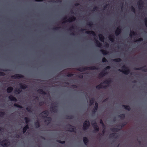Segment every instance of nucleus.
Segmentation results:
<instances>
[{"label":"nucleus","mask_w":147,"mask_h":147,"mask_svg":"<svg viewBox=\"0 0 147 147\" xmlns=\"http://www.w3.org/2000/svg\"><path fill=\"white\" fill-rule=\"evenodd\" d=\"M49 114V112L47 110H45L42 112L40 114V117H42L44 118H46V119L44 120V122L47 124H49L51 122L52 120V119L51 117H48Z\"/></svg>","instance_id":"nucleus-1"},{"label":"nucleus","mask_w":147,"mask_h":147,"mask_svg":"<svg viewBox=\"0 0 147 147\" xmlns=\"http://www.w3.org/2000/svg\"><path fill=\"white\" fill-rule=\"evenodd\" d=\"M98 68L95 66L89 67H79L77 69V70L80 72H82L86 70H98Z\"/></svg>","instance_id":"nucleus-2"},{"label":"nucleus","mask_w":147,"mask_h":147,"mask_svg":"<svg viewBox=\"0 0 147 147\" xmlns=\"http://www.w3.org/2000/svg\"><path fill=\"white\" fill-rule=\"evenodd\" d=\"M121 68L123 69H118V71L120 72H122L125 74L128 75L130 72V69L125 65H123Z\"/></svg>","instance_id":"nucleus-3"},{"label":"nucleus","mask_w":147,"mask_h":147,"mask_svg":"<svg viewBox=\"0 0 147 147\" xmlns=\"http://www.w3.org/2000/svg\"><path fill=\"white\" fill-rule=\"evenodd\" d=\"M90 126V123L88 119L86 120L83 123V129L86 131L89 127Z\"/></svg>","instance_id":"nucleus-4"},{"label":"nucleus","mask_w":147,"mask_h":147,"mask_svg":"<svg viewBox=\"0 0 147 147\" xmlns=\"http://www.w3.org/2000/svg\"><path fill=\"white\" fill-rule=\"evenodd\" d=\"M10 142L7 139H4L1 142V145L3 147H8L9 146Z\"/></svg>","instance_id":"nucleus-5"},{"label":"nucleus","mask_w":147,"mask_h":147,"mask_svg":"<svg viewBox=\"0 0 147 147\" xmlns=\"http://www.w3.org/2000/svg\"><path fill=\"white\" fill-rule=\"evenodd\" d=\"M92 125L94 129V130L93 131V132L96 133L99 131L100 129L99 128L98 126L97 123L95 121L94 123H92Z\"/></svg>","instance_id":"nucleus-6"},{"label":"nucleus","mask_w":147,"mask_h":147,"mask_svg":"<svg viewBox=\"0 0 147 147\" xmlns=\"http://www.w3.org/2000/svg\"><path fill=\"white\" fill-rule=\"evenodd\" d=\"M67 126H69V128H67L69 129V130H68V131L74 132H76V129L75 126H73L70 124L67 125Z\"/></svg>","instance_id":"nucleus-7"},{"label":"nucleus","mask_w":147,"mask_h":147,"mask_svg":"<svg viewBox=\"0 0 147 147\" xmlns=\"http://www.w3.org/2000/svg\"><path fill=\"white\" fill-rule=\"evenodd\" d=\"M98 108V104L97 102L95 103V105L92 110V115L94 114L97 112Z\"/></svg>","instance_id":"nucleus-8"},{"label":"nucleus","mask_w":147,"mask_h":147,"mask_svg":"<svg viewBox=\"0 0 147 147\" xmlns=\"http://www.w3.org/2000/svg\"><path fill=\"white\" fill-rule=\"evenodd\" d=\"M11 77L12 79H16L20 78H23L24 76L22 74H17L12 76Z\"/></svg>","instance_id":"nucleus-9"},{"label":"nucleus","mask_w":147,"mask_h":147,"mask_svg":"<svg viewBox=\"0 0 147 147\" xmlns=\"http://www.w3.org/2000/svg\"><path fill=\"white\" fill-rule=\"evenodd\" d=\"M76 19V18L75 17L72 16L71 17L69 18L66 21H64L62 23H65L66 22H73L75 21Z\"/></svg>","instance_id":"nucleus-10"},{"label":"nucleus","mask_w":147,"mask_h":147,"mask_svg":"<svg viewBox=\"0 0 147 147\" xmlns=\"http://www.w3.org/2000/svg\"><path fill=\"white\" fill-rule=\"evenodd\" d=\"M121 27L120 26H118L115 32V35L117 36L119 35L121 33Z\"/></svg>","instance_id":"nucleus-11"},{"label":"nucleus","mask_w":147,"mask_h":147,"mask_svg":"<svg viewBox=\"0 0 147 147\" xmlns=\"http://www.w3.org/2000/svg\"><path fill=\"white\" fill-rule=\"evenodd\" d=\"M137 5L138 7L140 9H141L144 6V2L142 0H140L138 1Z\"/></svg>","instance_id":"nucleus-12"},{"label":"nucleus","mask_w":147,"mask_h":147,"mask_svg":"<svg viewBox=\"0 0 147 147\" xmlns=\"http://www.w3.org/2000/svg\"><path fill=\"white\" fill-rule=\"evenodd\" d=\"M146 66L142 67H135L134 69L136 70H142L143 71L145 72H147V68H144Z\"/></svg>","instance_id":"nucleus-13"},{"label":"nucleus","mask_w":147,"mask_h":147,"mask_svg":"<svg viewBox=\"0 0 147 147\" xmlns=\"http://www.w3.org/2000/svg\"><path fill=\"white\" fill-rule=\"evenodd\" d=\"M95 40V45H96L99 47H100L102 45V43H100L98 40L94 38Z\"/></svg>","instance_id":"nucleus-14"},{"label":"nucleus","mask_w":147,"mask_h":147,"mask_svg":"<svg viewBox=\"0 0 147 147\" xmlns=\"http://www.w3.org/2000/svg\"><path fill=\"white\" fill-rule=\"evenodd\" d=\"M57 107L55 106L54 107L51 106L50 108L51 111L54 113L57 112Z\"/></svg>","instance_id":"nucleus-15"},{"label":"nucleus","mask_w":147,"mask_h":147,"mask_svg":"<svg viewBox=\"0 0 147 147\" xmlns=\"http://www.w3.org/2000/svg\"><path fill=\"white\" fill-rule=\"evenodd\" d=\"M111 68V67L109 66H107L105 68L104 70H102V71L103 74H105V76L107 75L108 74V73L106 71V70L107 69H109Z\"/></svg>","instance_id":"nucleus-16"},{"label":"nucleus","mask_w":147,"mask_h":147,"mask_svg":"<svg viewBox=\"0 0 147 147\" xmlns=\"http://www.w3.org/2000/svg\"><path fill=\"white\" fill-rule=\"evenodd\" d=\"M108 86V85H107ZM107 87V85H106L105 86H103V85H102V83H100V84L98 85L97 86H96V88L97 89H99L101 88H105L106 87Z\"/></svg>","instance_id":"nucleus-17"},{"label":"nucleus","mask_w":147,"mask_h":147,"mask_svg":"<svg viewBox=\"0 0 147 147\" xmlns=\"http://www.w3.org/2000/svg\"><path fill=\"white\" fill-rule=\"evenodd\" d=\"M9 99L11 101L16 102L17 99L16 98L13 96L12 95H10L9 96Z\"/></svg>","instance_id":"nucleus-18"},{"label":"nucleus","mask_w":147,"mask_h":147,"mask_svg":"<svg viewBox=\"0 0 147 147\" xmlns=\"http://www.w3.org/2000/svg\"><path fill=\"white\" fill-rule=\"evenodd\" d=\"M86 33L88 34H91L94 36H96L95 32L93 31H88L86 32Z\"/></svg>","instance_id":"nucleus-19"},{"label":"nucleus","mask_w":147,"mask_h":147,"mask_svg":"<svg viewBox=\"0 0 147 147\" xmlns=\"http://www.w3.org/2000/svg\"><path fill=\"white\" fill-rule=\"evenodd\" d=\"M37 92H38L40 94H42L45 95H46L47 94V92L45 91H43V90L42 89H39L37 90Z\"/></svg>","instance_id":"nucleus-20"},{"label":"nucleus","mask_w":147,"mask_h":147,"mask_svg":"<svg viewBox=\"0 0 147 147\" xmlns=\"http://www.w3.org/2000/svg\"><path fill=\"white\" fill-rule=\"evenodd\" d=\"M20 88L22 89H24L27 88V85L25 84H23L22 83H20L19 84Z\"/></svg>","instance_id":"nucleus-21"},{"label":"nucleus","mask_w":147,"mask_h":147,"mask_svg":"<svg viewBox=\"0 0 147 147\" xmlns=\"http://www.w3.org/2000/svg\"><path fill=\"white\" fill-rule=\"evenodd\" d=\"M99 38V40L101 42H103L104 41L105 37L102 34H100L98 35Z\"/></svg>","instance_id":"nucleus-22"},{"label":"nucleus","mask_w":147,"mask_h":147,"mask_svg":"<svg viewBox=\"0 0 147 147\" xmlns=\"http://www.w3.org/2000/svg\"><path fill=\"white\" fill-rule=\"evenodd\" d=\"M122 106L127 111H129L131 109L129 105H122Z\"/></svg>","instance_id":"nucleus-23"},{"label":"nucleus","mask_w":147,"mask_h":147,"mask_svg":"<svg viewBox=\"0 0 147 147\" xmlns=\"http://www.w3.org/2000/svg\"><path fill=\"white\" fill-rule=\"evenodd\" d=\"M109 38L110 41L113 42L114 41L115 36L113 35H111L109 37Z\"/></svg>","instance_id":"nucleus-24"},{"label":"nucleus","mask_w":147,"mask_h":147,"mask_svg":"<svg viewBox=\"0 0 147 147\" xmlns=\"http://www.w3.org/2000/svg\"><path fill=\"white\" fill-rule=\"evenodd\" d=\"M83 142L85 145H87L88 142V140L87 137H83Z\"/></svg>","instance_id":"nucleus-25"},{"label":"nucleus","mask_w":147,"mask_h":147,"mask_svg":"<svg viewBox=\"0 0 147 147\" xmlns=\"http://www.w3.org/2000/svg\"><path fill=\"white\" fill-rule=\"evenodd\" d=\"M13 90V88L11 86H10L7 88V93H11Z\"/></svg>","instance_id":"nucleus-26"},{"label":"nucleus","mask_w":147,"mask_h":147,"mask_svg":"<svg viewBox=\"0 0 147 147\" xmlns=\"http://www.w3.org/2000/svg\"><path fill=\"white\" fill-rule=\"evenodd\" d=\"M34 125L36 128H38L40 126V124L39 121L38 120L37 121L35 122L34 123Z\"/></svg>","instance_id":"nucleus-27"},{"label":"nucleus","mask_w":147,"mask_h":147,"mask_svg":"<svg viewBox=\"0 0 147 147\" xmlns=\"http://www.w3.org/2000/svg\"><path fill=\"white\" fill-rule=\"evenodd\" d=\"M120 130V129L115 128H112L111 129V130L113 132H117Z\"/></svg>","instance_id":"nucleus-28"},{"label":"nucleus","mask_w":147,"mask_h":147,"mask_svg":"<svg viewBox=\"0 0 147 147\" xmlns=\"http://www.w3.org/2000/svg\"><path fill=\"white\" fill-rule=\"evenodd\" d=\"M22 90L20 89H16L15 90V93L16 94H19L20 93L22 92Z\"/></svg>","instance_id":"nucleus-29"},{"label":"nucleus","mask_w":147,"mask_h":147,"mask_svg":"<svg viewBox=\"0 0 147 147\" xmlns=\"http://www.w3.org/2000/svg\"><path fill=\"white\" fill-rule=\"evenodd\" d=\"M100 51L104 55H106L107 54L109 53V52L103 49L100 50Z\"/></svg>","instance_id":"nucleus-30"},{"label":"nucleus","mask_w":147,"mask_h":147,"mask_svg":"<svg viewBox=\"0 0 147 147\" xmlns=\"http://www.w3.org/2000/svg\"><path fill=\"white\" fill-rule=\"evenodd\" d=\"M24 120L26 124H28V123L30 121V119L27 117H26L24 118Z\"/></svg>","instance_id":"nucleus-31"},{"label":"nucleus","mask_w":147,"mask_h":147,"mask_svg":"<svg viewBox=\"0 0 147 147\" xmlns=\"http://www.w3.org/2000/svg\"><path fill=\"white\" fill-rule=\"evenodd\" d=\"M113 61L116 62H121V59L120 58L115 59L113 60Z\"/></svg>","instance_id":"nucleus-32"},{"label":"nucleus","mask_w":147,"mask_h":147,"mask_svg":"<svg viewBox=\"0 0 147 147\" xmlns=\"http://www.w3.org/2000/svg\"><path fill=\"white\" fill-rule=\"evenodd\" d=\"M94 99L93 98L91 99L89 102V105L91 106L94 104Z\"/></svg>","instance_id":"nucleus-33"},{"label":"nucleus","mask_w":147,"mask_h":147,"mask_svg":"<svg viewBox=\"0 0 147 147\" xmlns=\"http://www.w3.org/2000/svg\"><path fill=\"white\" fill-rule=\"evenodd\" d=\"M105 76V74H103L102 71H101L99 74L98 76L99 78H101Z\"/></svg>","instance_id":"nucleus-34"},{"label":"nucleus","mask_w":147,"mask_h":147,"mask_svg":"<svg viewBox=\"0 0 147 147\" xmlns=\"http://www.w3.org/2000/svg\"><path fill=\"white\" fill-rule=\"evenodd\" d=\"M127 124V122L126 121H125L123 123H121L119 126L121 128L124 127L125 125H126Z\"/></svg>","instance_id":"nucleus-35"},{"label":"nucleus","mask_w":147,"mask_h":147,"mask_svg":"<svg viewBox=\"0 0 147 147\" xmlns=\"http://www.w3.org/2000/svg\"><path fill=\"white\" fill-rule=\"evenodd\" d=\"M125 114H121L119 115V117L121 119H123L125 117Z\"/></svg>","instance_id":"nucleus-36"},{"label":"nucleus","mask_w":147,"mask_h":147,"mask_svg":"<svg viewBox=\"0 0 147 147\" xmlns=\"http://www.w3.org/2000/svg\"><path fill=\"white\" fill-rule=\"evenodd\" d=\"M66 118L68 119H72L73 118L74 116L72 115L66 116Z\"/></svg>","instance_id":"nucleus-37"},{"label":"nucleus","mask_w":147,"mask_h":147,"mask_svg":"<svg viewBox=\"0 0 147 147\" xmlns=\"http://www.w3.org/2000/svg\"><path fill=\"white\" fill-rule=\"evenodd\" d=\"M14 106L15 107H17L19 108H20V109H22L23 108V107H22V106H20L16 103L14 104Z\"/></svg>","instance_id":"nucleus-38"},{"label":"nucleus","mask_w":147,"mask_h":147,"mask_svg":"<svg viewBox=\"0 0 147 147\" xmlns=\"http://www.w3.org/2000/svg\"><path fill=\"white\" fill-rule=\"evenodd\" d=\"M50 2L53 3H60L62 2V1L59 0L57 1H51Z\"/></svg>","instance_id":"nucleus-39"},{"label":"nucleus","mask_w":147,"mask_h":147,"mask_svg":"<svg viewBox=\"0 0 147 147\" xmlns=\"http://www.w3.org/2000/svg\"><path fill=\"white\" fill-rule=\"evenodd\" d=\"M137 35V33L136 32L133 31H131L130 34V35L131 36H132V35L136 36Z\"/></svg>","instance_id":"nucleus-40"},{"label":"nucleus","mask_w":147,"mask_h":147,"mask_svg":"<svg viewBox=\"0 0 147 147\" xmlns=\"http://www.w3.org/2000/svg\"><path fill=\"white\" fill-rule=\"evenodd\" d=\"M26 109L29 112H31V107H28L26 108Z\"/></svg>","instance_id":"nucleus-41"},{"label":"nucleus","mask_w":147,"mask_h":147,"mask_svg":"<svg viewBox=\"0 0 147 147\" xmlns=\"http://www.w3.org/2000/svg\"><path fill=\"white\" fill-rule=\"evenodd\" d=\"M87 25L90 27H92L93 25V23L92 22H90L87 23Z\"/></svg>","instance_id":"nucleus-42"},{"label":"nucleus","mask_w":147,"mask_h":147,"mask_svg":"<svg viewBox=\"0 0 147 147\" xmlns=\"http://www.w3.org/2000/svg\"><path fill=\"white\" fill-rule=\"evenodd\" d=\"M56 142H58L62 144H64L65 143V141H62L59 140H56Z\"/></svg>","instance_id":"nucleus-43"},{"label":"nucleus","mask_w":147,"mask_h":147,"mask_svg":"<svg viewBox=\"0 0 147 147\" xmlns=\"http://www.w3.org/2000/svg\"><path fill=\"white\" fill-rule=\"evenodd\" d=\"M5 113L4 112L0 111V117H3L5 115Z\"/></svg>","instance_id":"nucleus-44"},{"label":"nucleus","mask_w":147,"mask_h":147,"mask_svg":"<svg viewBox=\"0 0 147 147\" xmlns=\"http://www.w3.org/2000/svg\"><path fill=\"white\" fill-rule=\"evenodd\" d=\"M131 10L134 13H135L136 10L135 8L132 6L131 8Z\"/></svg>","instance_id":"nucleus-45"},{"label":"nucleus","mask_w":147,"mask_h":147,"mask_svg":"<svg viewBox=\"0 0 147 147\" xmlns=\"http://www.w3.org/2000/svg\"><path fill=\"white\" fill-rule=\"evenodd\" d=\"M145 24L147 28V18H146L144 20Z\"/></svg>","instance_id":"nucleus-46"},{"label":"nucleus","mask_w":147,"mask_h":147,"mask_svg":"<svg viewBox=\"0 0 147 147\" xmlns=\"http://www.w3.org/2000/svg\"><path fill=\"white\" fill-rule=\"evenodd\" d=\"M102 61L103 63H105L107 62V60L105 57H103L102 59Z\"/></svg>","instance_id":"nucleus-47"},{"label":"nucleus","mask_w":147,"mask_h":147,"mask_svg":"<svg viewBox=\"0 0 147 147\" xmlns=\"http://www.w3.org/2000/svg\"><path fill=\"white\" fill-rule=\"evenodd\" d=\"M117 134V133H113L111 135H110V136L111 138H114L115 136V134Z\"/></svg>","instance_id":"nucleus-48"},{"label":"nucleus","mask_w":147,"mask_h":147,"mask_svg":"<svg viewBox=\"0 0 147 147\" xmlns=\"http://www.w3.org/2000/svg\"><path fill=\"white\" fill-rule=\"evenodd\" d=\"M77 76L80 78H81V79H82L83 78V75L82 74H80L78 75Z\"/></svg>","instance_id":"nucleus-49"},{"label":"nucleus","mask_w":147,"mask_h":147,"mask_svg":"<svg viewBox=\"0 0 147 147\" xmlns=\"http://www.w3.org/2000/svg\"><path fill=\"white\" fill-rule=\"evenodd\" d=\"M27 129L25 127H24L23 128V134H24L27 131Z\"/></svg>","instance_id":"nucleus-50"},{"label":"nucleus","mask_w":147,"mask_h":147,"mask_svg":"<svg viewBox=\"0 0 147 147\" xmlns=\"http://www.w3.org/2000/svg\"><path fill=\"white\" fill-rule=\"evenodd\" d=\"M44 104V102L43 101H41L39 102V105L40 106H42Z\"/></svg>","instance_id":"nucleus-51"},{"label":"nucleus","mask_w":147,"mask_h":147,"mask_svg":"<svg viewBox=\"0 0 147 147\" xmlns=\"http://www.w3.org/2000/svg\"><path fill=\"white\" fill-rule=\"evenodd\" d=\"M100 124H101L102 125V126H105V125L104 124L102 119H101L100 120Z\"/></svg>","instance_id":"nucleus-52"},{"label":"nucleus","mask_w":147,"mask_h":147,"mask_svg":"<svg viewBox=\"0 0 147 147\" xmlns=\"http://www.w3.org/2000/svg\"><path fill=\"white\" fill-rule=\"evenodd\" d=\"M5 75V73L0 71V76H4Z\"/></svg>","instance_id":"nucleus-53"},{"label":"nucleus","mask_w":147,"mask_h":147,"mask_svg":"<svg viewBox=\"0 0 147 147\" xmlns=\"http://www.w3.org/2000/svg\"><path fill=\"white\" fill-rule=\"evenodd\" d=\"M143 40V39L142 38H140L136 40V41H141Z\"/></svg>","instance_id":"nucleus-54"},{"label":"nucleus","mask_w":147,"mask_h":147,"mask_svg":"<svg viewBox=\"0 0 147 147\" xmlns=\"http://www.w3.org/2000/svg\"><path fill=\"white\" fill-rule=\"evenodd\" d=\"M108 80V82H109V84L111 83L112 82V80L111 79V78H109L107 79Z\"/></svg>","instance_id":"nucleus-55"},{"label":"nucleus","mask_w":147,"mask_h":147,"mask_svg":"<svg viewBox=\"0 0 147 147\" xmlns=\"http://www.w3.org/2000/svg\"><path fill=\"white\" fill-rule=\"evenodd\" d=\"M108 80V82H109V84L111 83L112 82V80L111 79V78H109L107 79Z\"/></svg>","instance_id":"nucleus-56"},{"label":"nucleus","mask_w":147,"mask_h":147,"mask_svg":"<svg viewBox=\"0 0 147 147\" xmlns=\"http://www.w3.org/2000/svg\"><path fill=\"white\" fill-rule=\"evenodd\" d=\"M103 83L107 84H109V82H108V80H105L103 82Z\"/></svg>","instance_id":"nucleus-57"},{"label":"nucleus","mask_w":147,"mask_h":147,"mask_svg":"<svg viewBox=\"0 0 147 147\" xmlns=\"http://www.w3.org/2000/svg\"><path fill=\"white\" fill-rule=\"evenodd\" d=\"M60 28V27H57L53 28V30H58Z\"/></svg>","instance_id":"nucleus-58"},{"label":"nucleus","mask_w":147,"mask_h":147,"mask_svg":"<svg viewBox=\"0 0 147 147\" xmlns=\"http://www.w3.org/2000/svg\"><path fill=\"white\" fill-rule=\"evenodd\" d=\"M73 76V74H67V76L68 77H71L72 76Z\"/></svg>","instance_id":"nucleus-59"},{"label":"nucleus","mask_w":147,"mask_h":147,"mask_svg":"<svg viewBox=\"0 0 147 147\" xmlns=\"http://www.w3.org/2000/svg\"><path fill=\"white\" fill-rule=\"evenodd\" d=\"M0 71H9V70L8 69H0Z\"/></svg>","instance_id":"nucleus-60"},{"label":"nucleus","mask_w":147,"mask_h":147,"mask_svg":"<svg viewBox=\"0 0 147 147\" xmlns=\"http://www.w3.org/2000/svg\"><path fill=\"white\" fill-rule=\"evenodd\" d=\"M24 127H25L27 129H28L29 128V125L28 124H26V125Z\"/></svg>","instance_id":"nucleus-61"},{"label":"nucleus","mask_w":147,"mask_h":147,"mask_svg":"<svg viewBox=\"0 0 147 147\" xmlns=\"http://www.w3.org/2000/svg\"><path fill=\"white\" fill-rule=\"evenodd\" d=\"M72 86V87H73L74 88H76L78 87L77 86L75 85H73Z\"/></svg>","instance_id":"nucleus-62"},{"label":"nucleus","mask_w":147,"mask_h":147,"mask_svg":"<svg viewBox=\"0 0 147 147\" xmlns=\"http://www.w3.org/2000/svg\"><path fill=\"white\" fill-rule=\"evenodd\" d=\"M16 136L15 137L16 138H20V135H19L16 134Z\"/></svg>","instance_id":"nucleus-63"},{"label":"nucleus","mask_w":147,"mask_h":147,"mask_svg":"<svg viewBox=\"0 0 147 147\" xmlns=\"http://www.w3.org/2000/svg\"><path fill=\"white\" fill-rule=\"evenodd\" d=\"M98 8V7L96 6H95L94 7H93V9L94 10H97Z\"/></svg>","instance_id":"nucleus-64"}]
</instances>
